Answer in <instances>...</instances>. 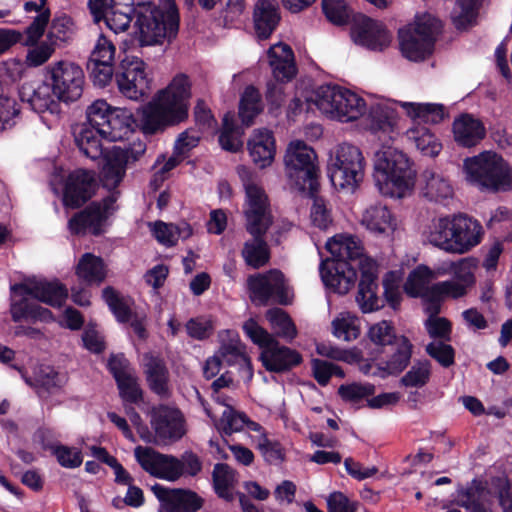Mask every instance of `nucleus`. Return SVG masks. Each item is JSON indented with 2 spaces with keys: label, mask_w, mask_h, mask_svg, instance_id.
I'll return each mask as SVG.
<instances>
[{
  "label": "nucleus",
  "mask_w": 512,
  "mask_h": 512,
  "mask_svg": "<svg viewBox=\"0 0 512 512\" xmlns=\"http://www.w3.org/2000/svg\"><path fill=\"white\" fill-rule=\"evenodd\" d=\"M266 318L276 335L291 342L297 336V329L288 314L280 308H272L266 312Z\"/></svg>",
  "instance_id": "nucleus-54"
},
{
  "label": "nucleus",
  "mask_w": 512,
  "mask_h": 512,
  "mask_svg": "<svg viewBox=\"0 0 512 512\" xmlns=\"http://www.w3.org/2000/svg\"><path fill=\"white\" fill-rule=\"evenodd\" d=\"M145 68V63L138 57L127 56L121 61L116 82L123 95L137 100L147 94L149 80Z\"/></svg>",
  "instance_id": "nucleus-14"
},
{
  "label": "nucleus",
  "mask_w": 512,
  "mask_h": 512,
  "mask_svg": "<svg viewBox=\"0 0 512 512\" xmlns=\"http://www.w3.org/2000/svg\"><path fill=\"white\" fill-rule=\"evenodd\" d=\"M490 504V493L482 487L471 486L459 492L458 505L470 512H492Z\"/></svg>",
  "instance_id": "nucleus-47"
},
{
  "label": "nucleus",
  "mask_w": 512,
  "mask_h": 512,
  "mask_svg": "<svg viewBox=\"0 0 512 512\" xmlns=\"http://www.w3.org/2000/svg\"><path fill=\"white\" fill-rule=\"evenodd\" d=\"M115 194L103 199L102 202H93L84 210L76 213L68 222V228L73 234L90 232L99 235L108 216L114 210Z\"/></svg>",
  "instance_id": "nucleus-13"
},
{
  "label": "nucleus",
  "mask_w": 512,
  "mask_h": 512,
  "mask_svg": "<svg viewBox=\"0 0 512 512\" xmlns=\"http://www.w3.org/2000/svg\"><path fill=\"white\" fill-rule=\"evenodd\" d=\"M145 152V145L141 142L133 143L128 148L114 147L104 156L101 178L105 187L113 189L123 180L126 167L129 163L137 161Z\"/></svg>",
  "instance_id": "nucleus-12"
},
{
  "label": "nucleus",
  "mask_w": 512,
  "mask_h": 512,
  "mask_svg": "<svg viewBox=\"0 0 512 512\" xmlns=\"http://www.w3.org/2000/svg\"><path fill=\"white\" fill-rule=\"evenodd\" d=\"M113 109L106 101L96 100L88 106L86 110L87 122L83 124L91 126L101 134L102 128H105L109 122Z\"/></svg>",
  "instance_id": "nucleus-59"
},
{
  "label": "nucleus",
  "mask_w": 512,
  "mask_h": 512,
  "mask_svg": "<svg viewBox=\"0 0 512 512\" xmlns=\"http://www.w3.org/2000/svg\"><path fill=\"white\" fill-rule=\"evenodd\" d=\"M17 296H27L52 307H61L68 297L67 288L59 281L27 280L11 287Z\"/></svg>",
  "instance_id": "nucleus-18"
},
{
  "label": "nucleus",
  "mask_w": 512,
  "mask_h": 512,
  "mask_svg": "<svg viewBox=\"0 0 512 512\" xmlns=\"http://www.w3.org/2000/svg\"><path fill=\"white\" fill-rule=\"evenodd\" d=\"M143 368L147 384L151 391L162 398L170 396L169 371L165 362L152 354L143 357Z\"/></svg>",
  "instance_id": "nucleus-28"
},
{
  "label": "nucleus",
  "mask_w": 512,
  "mask_h": 512,
  "mask_svg": "<svg viewBox=\"0 0 512 512\" xmlns=\"http://www.w3.org/2000/svg\"><path fill=\"white\" fill-rule=\"evenodd\" d=\"M427 354L443 367L454 364L455 351L453 347L442 340H434L426 346Z\"/></svg>",
  "instance_id": "nucleus-64"
},
{
  "label": "nucleus",
  "mask_w": 512,
  "mask_h": 512,
  "mask_svg": "<svg viewBox=\"0 0 512 512\" xmlns=\"http://www.w3.org/2000/svg\"><path fill=\"white\" fill-rule=\"evenodd\" d=\"M342 90L343 87L337 85L320 86L312 97L313 105L325 116L335 119Z\"/></svg>",
  "instance_id": "nucleus-45"
},
{
  "label": "nucleus",
  "mask_w": 512,
  "mask_h": 512,
  "mask_svg": "<svg viewBox=\"0 0 512 512\" xmlns=\"http://www.w3.org/2000/svg\"><path fill=\"white\" fill-rule=\"evenodd\" d=\"M365 158L355 145L342 143L330 152L328 175L338 190L354 192L364 179Z\"/></svg>",
  "instance_id": "nucleus-7"
},
{
  "label": "nucleus",
  "mask_w": 512,
  "mask_h": 512,
  "mask_svg": "<svg viewBox=\"0 0 512 512\" xmlns=\"http://www.w3.org/2000/svg\"><path fill=\"white\" fill-rule=\"evenodd\" d=\"M467 288L460 282L453 280H446L432 285V301L427 305L426 310L432 314L439 312V302L446 298H460L467 293Z\"/></svg>",
  "instance_id": "nucleus-51"
},
{
  "label": "nucleus",
  "mask_w": 512,
  "mask_h": 512,
  "mask_svg": "<svg viewBox=\"0 0 512 512\" xmlns=\"http://www.w3.org/2000/svg\"><path fill=\"white\" fill-rule=\"evenodd\" d=\"M192 84L186 74L173 77L168 86L160 90L141 111V127L154 134L168 126L178 124L188 116Z\"/></svg>",
  "instance_id": "nucleus-1"
},
{
  "label": "nucleus",
  "mask_w": 512,
  "mask_h": 512,
  "mask_svg": "<svg viewBox=\"0 0 512 512\" xmlns=\"http://www.w3.org/2000/svg\"><path fill=\"white\" fill-rule=\"evenodd\" d=\"M339 100L335 120L341 122L354 121L366 112L364 99L346 88H343Z\"/></svg>",
  "instance_id": "nucleus-43"
},
{
  "label": "nucleus",
  "mask_w": 512,
  "mask_h": 512,
  "mask_svg": "<svg viewBox=\"0 0 512 512\" xmlns=\"http://www.w3.org/2000/svg\"><path fill=\"white\" fill-rule=\"evenodd\" d=\"M466 179L470 183L493 192L512 189V170L497 153L484 151L466 158L463 163Z\"/></svg>",
  "instance_id": "nucleus-4"
},
{
  "label": "nucleus",
  "mask_w": 512,
  "mask_h": 512,
  "mask_svg": "<svg viewBox=\"0 0 512 512\" xmlns=\"http://www.w3.org/2000/svg\"><path fill=\"white\" fill-rule=\"evenodd\" d=\"M134 455L142 469L156 478L175 482L183 475L182 462L173 455L143 446H137Z\"/></svg>",
  "instance_id": "nucleus-11"
},
{
  "label": "nucleus",
  "mask_w": 512,
  "mask_h": 512,
  "mask_svg": "<svg viewBox=\"0 0 512 512\" xmlns=\"http://www.w3.org/2000/svg\"><path fill=\"white\" fill-rule=\"evenodd\" d=\"M357 266L349 262H336L331 269L326 268V262L320 264V275L326 286L339 294H346L354 285Z\"/></svg>",
  "instance_id": "nucleus-26"
},
{
  "label": "nucleus",
  "mask_w": 512,
  "mask_h": 512,
  "mask_svg": "<svg viewBox=\"0 0 512 512\" xmlns=\"http://www.w3.org/2000/svg\"><path fill=\"white\" fill-rule=\"evenodd\" d=\"M220 342V358L228 365L244 364L247 367L249 377H251L250 359L245 352V347L241 343L238 334L231 330L224 331L220 334Z\"/></svg>",
  "instance_id": "nucleus-32"
},
{
  "label": "nucleus",
  "mask_w": 512,
  "mask_h": 512,
  "mask_svg": "<svg viewBox=\"0 0 512 512\" xmlns=\"http://www.w3.org/2000/svg\"><path fill=\"white\" fill-rule=\"evenodd\" d=\"M120 396L124 401L136 403L142 399V390L139 387L134 372L125 374L116 380Z\"/></svg>",
  "instance_id": "nucleus-63"
},
{
  "label": "nucleus",
  "mask_w": 512,
  "mask_h": 512,
  "mask_svg": "<svg viewBox=\"0 0 512 512\" xmlns=\"http://www.w3.org/2000/svg\"><path fill=\"white\" fill-rule=\"evenodd\" d=\"M374 178L380 190L392 197H403L414 185V172L408 158L396 148L384 146L375 153Z\"/></svg>",
  "instance_id": "nucleus-3"
},
{
  "label": "nucleus",
  "mask_w": 512,
  "mask_h": 512,
  "mask_svg": "<svg viewBox=\"0 0 512 512\" xmlns=\"http://www.w3.org/2000/svg\"><path fill=\"white\" fill-rule=\"evenodd\" d=\"M251 299L259 305H265L274 298L280 303L286 302V284L283 274L278 270L250 276L247 280Z\"/></svg>",
  "instance_id": "nucleus-17"
},
{
  "label": "nucleus",
  "mask_w": 512,
  "mask_h": 512,
  "mask_svg": "<svg viewBox=\"0 0 512 512\" xmlns=\"http://www.w3.org/2000/svg\"><path fill=\"white\" fill-rule=\"evenodd\" d=\"M361 280L356 301L363 313L373 312L381 307L377 296V264L373 259H364L361 264Z\"/></svg>",
  "instance_id": "nucleus-22"
},
{
  "label": "nucleus",
  "mask_w": 512,
  "mask_h": 512,
  "mask_svg": "<svg viewBox=\"0 0 512 512\" xmlns=\"http://www.w3.org/2000/svg\"><path fill=\"white\" fill-rule=\"evenodd\" d=\"M266 232L251 234L252 239L244 243L242 256L245 262L253 268H259L265 265L269 260L268 246L263 236Z\"/></svg>",
  "instance_id": "nucleus-49"
},
{
  "label": "nucleus",
  "mask_w": 512,
  "mask_h": 512,
  "mask_svg": "<svg viewBox=\"0 0 512 512\" xmlns=\"http://www.w3.org/2000/svg\"><path fill=\"white\" fill-rule=\"evenodd\" d=\"M133 123L134 118L129 110L114 108L109 122L101 130V137L111 142L122 140L132 132Z\"/></svg>",
  "instance_id": "nucleus-36"
},
{
  "label": "nucleus",
  "mask_w": 512,
  "mask_h": 512,
  "mask_svg": "<svg viewBox=\"0 0 512 512\" xmlns=\"http://www.w3.org/2000/svg\"><path fill=\"white\" fill-rule=\"evenodd\" d=\"M441 22L432 14H417L414 20L398 31L402 55L410 61H423L433 52Z\"/></svg>",
  "instance_id": "nucleus-5"
},
{
  "label": "nucleus",
  "mask_w": 512,
  "mask_h": 512,
  "mask_svg": "<svg viewBox=\"0 0 512 512\" xmlns=\"http://www.w3.org/2000/svg\"><path fill=\"white\" fill-rule=\"evenodd\" d=\"M134 8L127 4L113 2L111 5H106L101 8V15L99 22L103 20L111 31L120 33L126 31L132 21V13Z\"/></svg>",
  "instance_id": "nucleus-38"
},
{
  "label": "nucleus",
  "mask_w": 512,
  "mask_h": 512,
  "mask_svg": "<svg viewBox=\"0 0 512 512\" xmlns=\"http://www.w3.org/2000/svg\"><path fill=\"white\" fill-rule=\"evenodd\" d=\"M444 269L432 271L426 266H418L408 276L404 289L413 297H422L429 303L432 301V285L430 282L438 276L446 274Z\"/></svg>",
  "instance_id": "nucleus-31"
},
{
  "label": "nucleus",
  "mask_w": 512,
  "mask_h": 512,
  "mask_svg": "<svg viewBox=\"0 0 512 512\" xmlns=\"http://www.w3.org/2000/svg\"><path fill=\"white\" fill-rule=\"evenodd\" d=\"M284 164L291 187L313 197L319 185L315 151L303 141H292L287 146Z\"/></svg>",
  "instance_id": "nucleus-6"
},
{
  "label": "nucleus",
  "mask_w": 512,
  "mask_h": 512,
  "mask_svg": "<svg viewBox=\"0 0 512 512\" xmlns=\"http://www.w3.org/2000/svg\"><path fill=\"white\" fill-rule=\"evenodd\" d=\"M407 138L425 156H437L442 145L427 127L414 126L406 132Z\"/></svg>",
  "instance_id": "nucleus-48"
},
{
  "label": "nucleus",
  "mask_w": 512,
  "mask_h": 512,
  "mask_svg": "<svg viewBox=\"0 0 512 512\" xmlns=\"http://www.w3.org/2000/svg\"><path fill=\"white\" fill-rule=\"evenodd\" d=\"M267 55L273 76L277 81L286 82L296 75L294 54L289 45L277 43L269 48Z\"/></svg>",
  "instance_id": "nucleus-29"
},
{
  "label": "nucleus",
  "mask_w": 512,
  "mask_h": 512,
  "mask_svg": "<svg viewBox=\"0 0 512 512\" xmlns=\"http://www.w3.org/2000/svg\"><path fill=\"white\" fill-rule=\"evenodd\" d=\"M245 189L244 216L249 234L267 232L273 223L268 196L256 177L245 167L238 168Z\"/></svg>",
  "instance_id": "nucleus-9"
},
{
  "label": "nucleus",
  "mask_w": 512,
  "mask_h": 512,
  "mask_svg": "<svg viewBox=\"0 0 512 512\" xmlns=\"http://www.w3.org/2000/svg\"><path fill=\"white\" fill-rule=\"evenodd\" d=\"M478 266L477 259L473 257L463 258L449 264V271L454 279L460 282L467 289L475 283V271Z\"/></svg>",
  "instance_id": "nucleus-58"
},
{
  "label": "nucleus",
  "mask_w": 512,
  "mask_h": 512,
  "mask_svg": "<svg viewBox=\"0 0 512 512\" xmlns=\"http://www.w3.org/2000/svg\"><path fill=\"white\" fill-rule=\"evenodd\" d=\"M213 485L216 494L227 501L233 499L232 488L237 479L236 472L227 464L218 463L213 469Z\"/></svg>",
  "instance_id": "nucleus-52"
},
{
  "label": "nucleus",
  "mask_w": 512,
  "mask_h": 512,
  "mask_svg": "<svg viewBox=\"0 0 512 512\" xmlns=\"http://www.w3.org/2000/svg\"><path fill=\"white\" fill-rule=\"evenodd\" d=\"M151 490L161 503L158 512H198L205 503L204 498L190 489H169L155 484Z\"/></svg>",
  "instance_id": "nucleus-16"
},
{
  "label": "nucleus",
  "mask_w": 512,
  "mask_h": 512,
  "mask_svg": "<svg viewBox=\"0 0 512 512\" xmlns=\"http://www.w3.org/2000/svg\"><path fill=\"white\" fill-rule=\"evenodd\" d=\"M76 273L88 284H100L106 276L103 260L91 253H85L80 258Z\"/></svg>",
  "instance_id": "nucleus-50"
},
{
  "label": "nucleus",
  "mask_w": 512,
  "mask_h": 512,
  "mask_svg": "<svg viewBox=\"0 0 512 512\" xmlns=\"http://www.w3.org/2000/svg\"><path fill=\"white\" fill-rule=\"evenodd\" d=\"M390 346L393 352L381 370L388 374H398L407 367L412 356L413 345L407 337L398 336Z\"/></svg>",
  "instance_id": "nucleus-44"
},
{
  "label": "nucleus",
  "mask_w": 512,
  "mask_h": 512,
  "mask_svg": "<svg viewBox=\"0 0 512 512\" xmlns=\"http://www.w3.org/2000/svg\"><path fill=\"white\" fill-rule=\"evenodd\" d=\"M395 104L400 106L414 122L439 123L447 115L445 107L441 104L406 101H397Z\"/></svg>",
  "instance_id": "nucleus-34"
},
{
  "label": "nucleus",
  "mask_w": 512,
  "mask_h": 512,
  "mask_svg": "<svg viewBox=\"0 0 512 512\" xmlns=\"http://www.w3.org/2000/svg\"><path fill=\"white\" fill-rule=\"evenodd\" d=\"M95 186L91 171L78 169L71 172L66 180L63 201L72 208L83 205L92 196Z\"/></svg>",
  "instance_id": "nucleus-23"
},
{
  "label": "nucleus",
  "mask_w": 512,
  "mask_h": 512,
  "mask_svg": "<svg viewBox=\"0 0 512 512\" xmlns=\"http://www.w3.org/2000/svg\"><path fill=\"white\" fill-rule=\"evenodd\" d=\"M245 334L262 348L261 361L263 366L271 372H285L302 361L301 355L279 342L262 328L254 319H248L243 324Z\"/></svg>",
  "instance_id": "nucleus-8"
},
{
  "label": "nucleus",
  "mask_w": 512,
  "mask_h": 512,
  "mask_svg": "<svg viewBox=\"0 0 512 512\" xmlns=\"http://www.w3.org/2000/svg\"><path fill=\"white\" fill-rule=\"evenodd\" d=\"M453 216H443L432 219L424 234L427 241L435 247L451 253Z\"/></svg>",
  "instance_id": "nucleus-35"
},
{
  "label": "nucleus",
  "mask_w": 512,
  "mask_h": 512,
  "mask_svg": "<svg viewBox=\"0 0 512 512\" xmlns=\"http://www.w3.org/2000/svg\"><path fill=\"white\" fill-rule=\"evenodd\" d=\"M75 142L80 151L92 160L99 159L103 155V146L98 130L89 125L80 124L74 130Z\"/></svg>",
  "instance_id": "nucleus-40"
},
{
  "label": "nucleus",
  "mask_w": 512,
  "mask_h": 512,
  "mask_svg": "<svg viewBox=\"0 0 512 512\" xmlns=\"http://www.w3.org/2000/svg\"><path fill=\"white\" fill-rule=\"evenodd\" d=\"M479 0H457L451 18L457 29H464L476 17Z\"/></svg>",
  "instance_id": "nucleus-60"
},
{
  "label": "nucleus",
  "mask_w": 512,
  "mask_h": 512,
  "mask_svg": "<svg viewBox=\"0 0 512 512\" xmlns=\"http://www.w3.org/2000/svg\"><path fill=\"white\" fill-rule=\"evenodd\" d=\"M452 131L455 142L467 148L478 145L486 136L483 122L468 113L454 119Z\"/></svg>",
  "instance_id": "nucleus-25"
},
{
  "label": "nucleus",
  "mask_w": 512,
  "mask_h": 512,
  "mask_svg": "<svg viewBox=\"0 0 512 512\" xmlns=\"http://www.w3.org/2000/svg\"><path fill=\"white\" fill-rule=\"evenodd\" d=\"M422 179L424 182L423 194L428 199L438 202L453 196V187L449 179L444 175L432 170H426L422 174Z\"/></svg>",
  "instance_id": "nucleus-41"
},
{
  "label": "nucleus",
  "mask_w": 512,
  "mask_h": 512,
  "mask_svg": "<svg viewBox=\"0 0 512 512\" xmlns=\"http://www.w3.org/2000/svg\"><path fill=\"white\" fill-rule=\"evenodd\" d=\"M332 332L335 337L344 341H352L360 335L358 318L350 312H341L332 321Z\"/></svg>",
  "instance_id": "nucleus-53"
},
{
  "label": "nucleus",
  "mask_w": 512,
  "mask_h": 512,
  "mask_svg": "<svg viewBox=\"0 0 512 512\" xmlns=\"http://www.w3.org/2000/svg\"><path fill=\"white\" fill-rule=\"evenodd\" d=\"M150 423L162 441H176L185 434L184 418L175 407L159 405L151 410Z\"/></svg>",
  "instance_id": "nucleus-19"
},
{
  "label": "nucleus",
  "mask_w": 512,
  "mask_h": 512,
  "mask_svg": "<svg viewBox=\"0 0 512 512\" xmlns=\"http://www.w3.org/2000/svg\"><path fill=\"white\" fill-rule=\"evenodd\" d=\"M20 97L37 113L57 114L60 111V100L47 79L24 83L20 89Z\"/></svg>",
  "instance_id": "nucleus-21"
},
{
  "label": "nucleus",
  "mask_w": 512,
  "mask_h": 512,
  "mask_svg": "<svg viewBox=\"0 0 512 512\" xmlns=\"http://www.w3.org/2000/svg\"><path fill=\"white\" fill-rule=\"evenodd\" d=\"M351 37L356 44L379 51L388 47L392 40L391 33L382 22L363 14L353 18Z\"/></svg>",
  "instance_id": "nucleus-15"
},
{
  "label": "nucleus",
  "mask_w": 512,
  "mask_h": 512,
  "mask_svg": "<svg viewBox=\"0 0 512 512\" xmlns=\"http://www.w3.org/2000/svg\"><path fill=\"white\" fill-rule=\"evenodd\" d=\"M369 118L370 129L374 132H392L397 123L394 109L387 104L373 106L370 110Z\"/></svg>",
  "instance_id": "nucleus-55"
},
{
  "label": "nucleus",
  "mask_w": 512,
  "mask_h": 512,
  "mask_svg": "<svg viewBox=\"0 0 512 512\" xmlns=\"http://www.w3.org/2000/svg\"><path fill=\"white\" fill-rule=\"evenodd\" d=\"M262 110L261 98L258 90L248 86L244 90L239 106V116L244 125L249 126L255 116Z\"/></svg>",
  "instance_id": "nucleus-56"
},
{
  "label": "nucleus",
  "mask_w": 512,
  "mask_h": 512,
  "mask_svg": "<svg viewBox=\"0 0 512 512\" xmlns=\"http://www.w3.org/2000/svg\"><path fill=\"white\" fill-rule=\"evenodd\" d=\"M248 149L253 162L259 167L270 165L275 153L272 133L266 129L255 130L248 142Z\"/></svg>",
  "instance_id": "nucleus-33"
},
{
  "label": "nucleus",
  "mask_w": 512,
  "mask_h": 512,
  "mask_svg": "<svg viewBox=\"0 0 512 512\" xmlns=\"http://www.w3.org/2000/svg\"><path fill=\"white\" fill-rule=\"evenodd\" d=\"M136 11V35L141 46L171 41L179 29V13L174 0H159L158 4L143 3Z\"/></svg>",
  "instance_id": "nucleus-2"
},
{
  "label": "nucleus",
  "mask_w": 512,
  "mask_h": 512,
  "mask_svg": "<svg viewBox=\"0 0 512 512\" xmlns=\"http://www.w3.org/2000/svg\"><path fill=\"white\" fill-rule=\"evenodd\" d=\"M322 9L327 20L334 25H345L351 17V10L345 0H322Z\"/></svg>",
  "instance_id": "nucleus-61"
},
{
  "label": "nucleus",
  "mask_w": 512,
  "mask_h": 512,
  "mask_svg": "<svg viewBox=\"0 0 512 512\" xmlns=\"http://www.w3.org/2000/svg\"><path fill=\"white\" fill-rule=\"evenodd\" d=\"M66 376L50 366H41L34 380L25 377V382L35 388L40 397L59 391L66 383Z\"/></svg>",
  "instance_id": "nucleus-37"
},
{
  "label": "nucleus",
  "mask_w": 512,
  "mask_h": 512,
  "mask_svg": "<svg viewBox=\"0 0 512 512\" xmlns=\"http://www.w3.org/2000/svg\"><path fill=\"white\" fill-rule=\"evenodd\" d=\"M326 248L337 262H349L357 266L361 271V264L364 259H371L364 253L360 239L349 234H338L326 242Z\"/></svg>",
  "instance_id": "nucleus-24"
},
{
  "label": "nucleus",
  "mask_w": 512,
  "mask_h": 512,
  "mask_svg": "<svg viewBox=\"0 0 512 512\" xmlns=\"http://www.w3.org/2000/svg\"><path fill=\"white\" fill-rule=\"evenodd\" d=\"M47 0L29 1L24 5L27 12L35 11L39 14L26 29L25 44H35L42 37L50 19V10L46 7Z\"/></svg>",
  "instance_id": "nucleus-42"
},
{
  "label": "nucleus",
  "mask_w": 512,
  "mask_h": 512,
  "mask_svg": "<svg viewBox=\"0 0 512 512\" xmlns=\"http://www.w3.org/2000/svg\"><path fill=\"white\" fill-rule=\"evenodd\" d=\"M46 79L60 101L68 103L78 100L83 92L84 73L76 64L59 61L47 67Z\"/></svg>",
  "instance_id": "nucleus-10"
},
{
  "label": "nucleus",
  "mask_w": 512,
  "mask_h": 512,
  "mask_svg": "<svg viewBox=\"0 0 512 512\" xmlns=\"http://www.w3.org/2000/svg\"><path fill=\"white\" fill-rule=\"evenodd\" d=\"M11 316L13 321L18 322L23 319L32 321H49L52 319V313L47 308L32 303L27 296H17L12 293Z\"/></svg>",
  "instance_id": "nucleus-39"
},
{
  "label": "nucleus",
  "mask_w": 512,
  "mask_h": 512,
  "mask_svg": "<svg viewBox=\"0 0 512 512\" xmlns=\"http://www.w3.org/2000/svg\"><path fill=\"white\" fill-rule=\"evenodd\" d=\"M360 222L368 231L377 235H390L397 229L396 217L381 203L365 208Z\"/></svg>",
  "instance_id": "nucleus-27"
},
{
  "label": "nucleus",
  "mask_w": 512,
  "mask_h": 512,
  "mask_svg": "<svg viewBox=\"0 0 512 512\" xmlns=\"http://www.w3.org/2000/svg\"><path fill=\"white\" fill-rule=\"evenodd\" d=\"M452 228L453 251L451 253L465 254L482 241L484 234L482 225L467 215H454Z\"/></svg>",
  "instance_id": "nucleus-20"
},
{
  "label": "nucleus",
  "mask_w": 512,
  "mask_h": 512,
  "mask_svg": "<svg viewBox=\"0 0 512 512\" xmlns=\"http://www.w3.org/2000/svg\"><path fill=\"white\" fill-rule=\"evenodd\" d=\"M151 231L157 241L165 246H173L178 239H187L192 235V228L188 223L176 226L157 221L151 225Z\"/></svg>",
  "instance_id": "nucleus-46"
},
{
  "label": "nucleus",
  "mask_w": 512,
  "mask_h": 512,
  "mask_svg": "<svg viewBox=\"0 0 512 512\" xmlns=\"http://www.w3.org/2000/svg\"><path fill=\"white\" fill-rule=\"evenodd\" d=\"M280 21L277 0H258L254 7V29L259 39H267Z\"/></svg>",
  "instance_id": "nucleus-30"
},
{
  "label": "nucleus",
  "mask_w": 512,
  "mask_h": 512,
  "mask_svg": "<svg viewBox=\"0 0 512 512\" xmlns=\"http://www.w3.org/2000/svg\"><path fill=\"white\" fill-rule=\"evenodd\" d=\"M431 375V363L427 360L415 362L401 378L405 387H422L428 383Z\"/></svg>",
  "instance_id": "nucleus-62"
},
{
  "label": "nucleus",
  "mask_w": 512,
  "mask_h": 512,
  "mask_svg": "<svg viewBox=\"0 0 512 512\" xmlns=\"http://www.w3.org/2000/svg\"><path fill=\"white\" fill-rule=\"evenodd\" d=\"M103 298L117 320L125 323L132 319L135 314L132 312L130 299L121 297L117 291L111 287H106L103 290Z\"/></svg>",
  "instance_id": "nucleus-57"
}]
</instances>
